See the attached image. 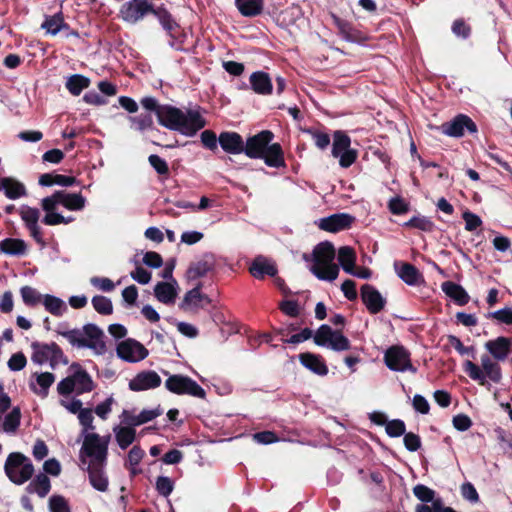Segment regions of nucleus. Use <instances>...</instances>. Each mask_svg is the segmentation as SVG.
<instances>
[{"label":"nucleus","mask_w":512,"mask_h":512,"mask_svg":"<svg viewBox=\"0 0 512 512\" xmlns=\"http://www.w3.org/2000/svg\"><path fill=\"white\" fill-rule=\"evenodd\" d=\"M162 383L161 377L153 370H144L137 373L128 384L131 391L140 392L158 388Z\"/></svg>","instance_id":"obj_18"},{"label":"nucleus","mask_w":512,"mask_h":512,"mask_svg":"<svg viewBox=\"0 0 512 512\" xmlns=\"http://www.w3.org/2000/svg\"><path fill=\"white\" fill-rule=\"evenodd\" d=\"M163 413V410L158 406L154 409H144L138 414L139 425L148 423Z\"/></svg>","instance_id":"obj_62"},{"label":"nucleus","mask_w":512,"mask_h":512,"mask_svg":"<svg viewBox=\"0 0 512 512\" xmlns=\"http://www.w3.org/2000/svg\"><path fill=\"white\" fill-rule=\"evenodd\" d=\"M129 120L132 123V128L138 131L151 129L153 126V118L150 113L132 116L129 118Z\"/></svg>","instance_id":"obj_49"},{"label":"nucleus","mask_w":512,"mask_h":512,"mask_svg":"<svg viewBox=\"0 0 512 512\" xmlns=\"http://www.w3.org/2000/svg\"><path fill=\"white\" fill-rule=\"evenodd\" d=\"M154 295L157 300L163 304H173L178 295L177 281L172 280V282H158L154 287Z\"/></svg>","instance_id":"obj_30"},{"label":"nucleus","mask_w":512,"mask_h":512,"mask_svg":"<svg viewBox=\"0 0 512 512\" xmlns=\"http://www.w3.org/2000/svg\"><path fill=\"white\" fill-rule=\"evenodd\" d=\"M218 141L221 148L229 154H240L244 151V141L236 132H222Z\"/></svg>","instance_id":"obj_29"},{"label":"nucleus","mask_w":512,"mask_h":512,"mask_svg":"<svg viewBox=\"0 0 512 512\" xmlns=\"http://www.w3.org/2000/svg\"><path fill=\"white\" fill-rule=\"evenodd\" d=\"M259 159H263L265 164L270 167H280L284 164L282 149L277 143L268 145Z\"/></svg>","instance_id":"obj_37"},{"label":"nucleus","mask_w":512,"mask_h":512,"mask_svg":"<svg viewBox=\"0 0 512 512\" xmlns=\"http://www.w3.org/2000/svg\"><path fill=\"white\" fill-rule=\"evenodd\" d=\"M26 243L17 238H6L0 241V252L9 256H22L26 253Z\"/></svg>","instance_id":"obj_35"},{"label":"nucleus","mask_w":512,"mask_h":512,"mask_svg":"<svg viewBox=\"0 0 512 512\" xmlns=\"http://www.w3.org/2000/svg\"><path fill=\"white\" fill-rule=\"evenodd\" d=\"M144 451L139 446H133L127 456L126 465L132 475H136L140 472L138 465L144 457Z\"/></svg>","instance_id":"obj_46"},{"label":"nucleus","mask_w":512,"mask_h":512,"mask_svg":"<svg viewBox=\"0 0 512 512\" xmlns=\"http://www.w3.org/2000/svg\"><path fill=\"white\" fill-rule=\"evenodd\" d=\"M41 27L46 30L48 34L56 35L62 29L67 28L61 13L46 17Z\"/></svg>","instance_id":"obj_44"},{"label":"nucleus","mask_w":512,"mask_h":512,"mask_svg":"<svg viewBox=\"0 0 512 512\" xmlns=\"http://www.w3.org/2000/svg\"><path fill=\"white\" fill-rule=\"evenodd\" d=\"M86 199L79 193H67L57 191L51 196L42 199V209L46 212L43 222L53 226L68 224L74 220L73 217H64L56 212L58 205H62L70 211H80L85 207Z\"/></svg>","instance_id":"obj_2"},{"label":"nucleus","mask_w":512,"mask_h":512,"mask_svg":"<svg viewBox=\"0 0 512 512\" xmlns=\"http://www.w3.org/2000/svg\"><path fill=\"white\" fill-rule=\"evenodd\" d=\"M78 420L82 426L81 436L86 434L95 433V426L93 425L94 416L93 411L90 408H83L78 414Z\"/></svg>","instance_id":"obj_45"},{"label":"nucleus","mask_w":512,"mask_h":512,"mask_svg":"<svg viewBox=\"0 0 512 512\" xmlns=\"http://www.w3.org/2000/svg\"><path fill=\"white\" fill-rule=\"evenodd\" d=\"M301 364L313 373L325 376L328 373V367L321 356L312 353H302L299 355Z\"/></svg>","instance_id":"obj_31"},{"label":"nucleus","mask_w":512,"mask_h":512,"mask_svg":"<svg viewBox=\"0 0 512 512\" xmlns=\"http://www.w3.org/2000/svg\"><path fill=\"white\" fill-rule=\"evenodd\" d=\"M338 261L346 273H354L356 253L349 246H342L338 250Z\"/></svg>","instance_id":"obj_41"},{"label":"nucleus","mask_w":512,"mask_h":512,"mask_svg":"<svg viewBox=\"0 0 512 512\" xmlns=\"http://www.w3.org/2000/svg\"><path fill=\"white\" fill-rule=\"evenodd\" d=\"M442 291L451 299H453L458 305H465L469 301V295L465 289L451 281H446L441 285Z\"/></svg>","instance_id":"obj_34"},{"label":"nucleus","mask_w":512,"mask_h":512,"mask_svg":"<svg viewBox=\"0 0 512 512\" xmlns=\"http://www.w3.org/2000/svg\"><path fill=\"white\" fill-rule=\"evenodd\" d=\"M153 11V4L147 0H129L123 3L119 9V18L129 25H135L142 21Z\"/></svg>","instance_id":"obj_12"},{"label":"nucleus","mask_w":512,"mask_h":512,"mask_svg":"<svg viewBox=\"0 0 512 512\" xmlns=\"http://www.w3.org/2000/svg\"><path fill=\"white\" fill-rule=\"evenodd\" d=\"M406 227H414L421 231L431 232L434 229V223L426 216H417L404 223Z\"/></svg>","instance_id":"obj_50"},{"label":"nucleus","mask_w":512,"mask_h":512,"mask_svg":"<svg viewBox=\"0 0 512 512\" xmlns=\"http://www.w3.org/2000/svg\"><path fill=\"white\" fill-rule=\"evenodd\" d=\"M83 443L79 452L82 466L91 464L107 465L108 446L110 435L101 436L98 433L82 436Z\"/></svg>","instance_id":"obj_4"},{"label":"nucleus","mask_w":512,"mask_h":512,"mask_svg":"<svg viewBox=\"0 0 512 512\" xmlns=\"http://www.w3.org/2000/svg\"><path fill=\"white\" fill-rule=\"evenodd\" d=\"M361 299L371 314L379 313L386 305V299L370 284L361 287Z\"/></svg>","instance_id":"obj_21"},{"label":"nucleus","mask_w":512,"mask_h":512,"mask_svg":"<svg viewBox=\"0 0 512 512\" xmlns=\"http://www.w3.org/2000/svg\"><path fill=\"white\" fill-rule=\"evenodd\" d=\"M314 342L318 346L341 352L350 349V341L341 332L333 330L328 325H321L314 335Z\"/></svg>","instance_id":"obj_10"},{"label":"nucleus","mask_w":512,"mask_h":512,"mask_svg":"<svg viewBox=\"0 0 512 512\" xmlns=\"http://www.w3.org/2000/svg\"><path fill=\"white\" fill-rule=\"evenodd\" d=\"M355 218L347 213L334 214L320 219L319 227L329 232H339L351 227Z\"/></svg>","instance_id":"obj_22"},{"label":"nucleus","mask_w":512,"mask_h":512,"mask_svg":"<svg viewBox=\"0 0 512 512\" xmlns=\"http://www.w3.org/2000/svg\"><path fill=\"white\" fill-rule=\"evenodd\" d=\"M484 347L495 360L504 361L512 352V340L508 337L499 336L487 341Z\"/></svg>","instance_id":"obj_23"},{"label":"nucleus","mask_w":512,"mask_h":512,"mask_svg":"<svg viewBox=\"0 0 512 512\" xmlns=\"http://www.w3.org/2000/svg\"><path fill=\"white\" fill-rule=\"evenodd\" d=\"M307 132L311 135L315 145L319 149L324 150L329 146L330 137L328 134L320 132V131H313V130H308Z\"/></svg>","instance_id":"obj_64"},{"label":"nucleus","mask_w":512,"mask_h":512,"mask_svg":"<svg viewBox=\"0 0 512 512\" xmlns=\"http://www.w3.org/2000/svg\"><path fill=\"white\" fill-rule=\"evenodd\" d=\"M488 317L497 320L500 323L512 324V307H505L503 309L491 312Z\"/></svg>","instance_id":"obj_60"},{"label":"nucleus","mask_w":512,"mask_h":512,"mask_svg":"<svg viewBox=\"0 0 512 512\" xmlns=\"http://www.w3.org/2000/svg\"><path fill=\"white\" fill-rule=\"evenodd\" d=\"M263 4V0H235L237 9L245 17L259 15L263 10Z\"/></svg>","instance_id":"obj_40"},{"label":"nucleus","mask_w":512,"mask_h":512,"mask_svg":"<svg viewBox=\"0 0 512 512\" xmlns=\"http://www.w3.org/2000/svg\"><path fill=\"white\" fill-rule=\"evenodd\" d=\"M49 509L51 512H70L68 502L60 495H53L49 499Z\"/></svg>","instance_id":"obj_57"},{"label":"nucleus","mask_w":512,"mask_h":512,"mask_svg":"<svg viewBox=\"0 0 512 512\" xmlns=\"http://www.w3.org/2000/svg\"><path fill=\"white\" fill-rule=\"evenodd\" d=\"M332 155L339 160L342 168L350 167L358 157L355 149L351 148V139L343 131H336L333 135Z\"/></svg>","instance_id":"obj_11"},{"label":"nucleus","mask_w":512,"mask_h":512,"mask_svg":"<svg viewBox=\"0 0 512 512\" xmlns=\"http://www.w3.org/2000/svg\"><path fill=\"white\" fill-rule=\"evenodd\" d=\"M249 272L254 278L263 279L265 276H275L277 267L272 260L264 256H258L250 265Z\"/></svg>","instance_id":"obj_28"},{"label":"nucleus","mask_w":512,"mask_h":512,"mask_svg":"<svg viewBox=\"0 0 512 512\" xmlns=\"http://www.w3.org/2000/svg\"><path fill=\"white\" fill-rule=\"evenodd\" d=\"M90 284L99 291L111 292L115 289L116 284L107 277H92Z\"/></svg>","instance_id":"obj_54"},{"label":"nucleus","mask_w":512,"mask_h":512,"mask_svg":"<svg viewBox=\"0 0 512 512\" xmlns=\"http://www.w3.org/2000/svg\"><path fill=\"white\" fill-rule=\"evenodd\" d=\"M20 216L26 227L29 229L31 236L37 241L40 242L42 240V233L40 227L38 225L40 212L36 208H31L29 206H22L20 208Z\"/></svg>","instance_id":"obj_27"},{"label":"nucleus","mask_w":512,"mask_h":512,"mask_svg":"<svg viewBox=\"0 0 512 512\" xmlns=\"http://www.w3.org/2000/svg\"><path fill=\"white\" fill-rule=\"evenodd\" d=\"M86 325L82 328L71 329V331L63 332V337L73 346L77 348H82L83 345V335L85 336Z\"/></svg>","instance_id":"obj_51"},{"label":"nucleus","mask_w":512,"mask_h":512,"mask_svg":"<svg viewBox=\"0 0 512 512\" xmlns=\"http://www.w3.org/2000/svg\"><path fill=\"white\" fill-rule=\"evenodd\" d=\"M465 130H468L470 133H475L477 127L472 119L464 114L457 115L451 121L441 126L442 133L450 137H462Z\"/></svg>","instance_id":"obj_16"},{"label":"nucleus","mask_w":512,"mask_h":512,"mask_svg":"<svg viewBox=\"0 0 512 512\" xmlns=\"http://www.w3.org/2000/svg\"><path fill=\"white\" fill-rule=\"evenodd\" d=\"M141 105L156 114L160 125L186 137H193L206 126V120L199 107L182 110L171 105H159L154 97H144L141 99Z\"/></svg>","instance_id":"obj_1"},{"label":"nucleus","mask_w":512,"mask_h":512,"mask_svg":"<svg viewBox=\"0 0 512 512\" xmlns=\"http://www.w3.org/2000/svg\"><path fill=\"white\" fill-rule=\"evenodd\" d=\"M4 471L12 483L22 485L32 478L35 470L30 458L20 452H12L5 461Z\"/></svg>","instance_id":"obj_6"},{"label":"nucleus","mask_w":512,"mask_h":512,"mask_svg":"<svg viewBox=\"0 0 512 512\" xmlns=\"http://www.w3.org/2000/svg\"><path fill=\"white\" fill-rule=\"evenodd\" d=\"M88 473L89 483L99 491L106 492L109 487V479L105 471L106 465L91 464L82 466Z\"/></svg>","instance_id":"obj_25"},{"label":"nucleus","mask_w":512,"mask_h":512,"mask_svg":"<svg viewBox=\"0 0 512 512\" xmlns=\"http://www.w3.org/2000/svg\"><path fill=\"white\" fill-rule=\"evenodd\" d=\"M388 207L390 212L395 215H401L408 211V204L400 197L391 198Z\"/></svg>","instance_id":"obj_61"},{"label":"nucleus","mask_w":512,"mask_h":512,"mask_svg":"<svg viewBox=\"0 0 512 512\" xmlns=\"http://www.w3.org/2000/svg\"><path fill=\"white\" fill-rule=\"evenodd\" d=\"M413 493L417 499L425 503L431 502L435 498V491L422 484L416 485L413 488Z\"/></svg>","instance_id":"obj_56"},{"label":"nucleus","mask_w":512,"mask_h":512,"mask_svg":"<svg viewBox=\"0 0 512 512\" xmlns=\"http://www.w3.org/2000/svg\"><path fill=\"white\" fill-rule=\"evenodd\" d=\"M384 363L394 372H411L415 374L417 368L412 364L410 352L400 345L389 347L384 353Z\"/></svg>","instance_id":"obj_9"},{"label":"nucleus","mask_w":512,"mask_h":512,"mask_svg":"<svg viewBox=\"0 0 512 512\" xmlns=\"http://www.w3.org/2000/svg\"><path fill=\"white\" fill-rule=\"evenodd\" d=\"M20 294L23 302L28 306H35L43 302V296L35 288L30 286H23L20 289Z\"/></svg>","instance_id":"obj_47"},{"label":"nucleus","mask_w":512,"mask_h":512,"mask_svg":"<svg viewBox=\"0 0 512 512\" xmlns=\"http://www.w3.org/2000/svg\"><path fill=\"white\" fill-rule=\"evenodd\" d=\"M104 332L95 324H86L82 348H88L94 355L101 356L107 351Z\"/></svg>","instance_id":"obj_15"},{"label":"nucleus","mask_w":512,"mask_h":512,"mask_svg":"<svg viewBox=\"0 0 512 512\" xmlns=\"http://www.w3.org/2000/svg\"><path fill=\"white\" fill-rule=\"evenodd\" d=\"M210 298L201 292V285L198 284L191 290L187 291L180 304V308L188 312H197L210 304Z\"/></svg>","instance_id":"obj_20"},{"label":"nucleus","mask_w":512,"mask_h":512,"mask_svg":"<svg viewBox=\"0 0 512 512\" xmlns=\"http://www.w3.org/2000/svg\"><path fill=\"white\" fill-rule=\"evenodd\" d=\"M116 354L121 360L125 362L138 363L149 355V351L139 341L132 338H127L117 344Z\"/></svg>","instance_id":"obj_14"},{"label":"nucleus","mask_w":512,"mask_h":512,"mask_svg":"<svg viewBox=\"0 0 512 512\" xmlns=\"http://www.w3.org/2000/svg\"><path fill=\"white\" fill-rule=\"evenodd\" d=\"M54 381L55 376L50 372H35L30 376L29 387L33 393L41 398H45Z\"/></svg>","instance_id":"obj_26"},{"label":"nucleus","mask_w":512,"mask_h":512,"mask_svg":"<svg viewBox=\"0 0 512 512\" xmlns=\"http://www.w3.org/2000/svg\"><path fill=\"white\" fill-rule=\"evenodd\" d=\"M214 257L205 254L201 259L192 262L186 271V279L189 282L197 281L207 275L214 268Z\"/></svg>","instance_id":"obj_24"},{"label":"nucleus","mask_w":512,"mask_h":512,"mask_svg":"<svg viewBox=\"0 0 512 512\" xmlns=\"http://www.w3.org/2000/svg\"><path fill=\"white\" fill-rule=\"evenodd\" d=\"M405 429L404 422L399 419L388 421L385 426L386 433L390 437H399L405 434Z\"/></svg>","instance_id":"obj_58"},{"label":"nucleus","mask_w":512,"mask_h":512,"mask_svg":"<svg viewBox=\"0 0 512 512\" xmlns=\"http://www.w3.org/2000/svg\"><path fill=\"white\" fill-rule=\"evenodd\" d=\"M151 14L158 18L164 29H173L175 23L172 19V16L163 6H159L157 8L153 6V11H151Z\"/></svg>","instance_id":"obj_52"},{"label":"nucleus","mask_w":512,"mask_h":512,"mask_svg":"<svg viewBox=\"0 0 512 512\" xmlns=\"http://www.w3.org/2000/svg\"><path fill=\"white\" fill-rule=\"evenodd\" d=\"M115 439L121 449L128 448L135 440L136 431L131 427L117 425L113 428Z\"/></svg>","instance_id":"obj_39"},{"label":"nucleus","mask_w":512,"mask_h":512,"mask_svg":"<svg viewBox=\"0 0 512 512\" xmlns=\"http://www.w3.org/2000/svg\"><path fill=\"white\" fill-rule=\"evenodd\" d=\"M397 275L407 285L415 286L422 280V275L418 269L409 263H403L400 266L395 265Z\"/></svg>","instance_id":"obj_33"},{"label":"nucleus","mask_w":512,"mask_h":512,"mask_svg":"<svg viewBox=\"0 0 512 512\" xmlns=\"http://www.w3.org/2000/svg\"><path fill=\"white\" fill-rule=\"evenodd\" d=\"M93 308L102 315H110L113 312L112 301L102 295H96L91 300Z\"/></svg>","instance_id":"obj_48"},{"label":"nucleus","mask_w":512,"mask_h":512,"mask_svg":"<svg viewBox=\"0 0 512 512\" xmlns=\"http://www.w3.org/2000/svg\"><path fill=\"white\" fill-rule=\"evenodd\" d=\"M463 369L472 380L479 382L480 385H486L487 379L494 383H499L502 379L501 367L488 355L481 357V367L467 360L463 364Z\"/></svg>","instance_id":"obj_7"},{"label":"nucleus","mask_w":512,"mask_h":512,"mask_svg":"<svg viewBox=\"0 0 512 512\" xmlns=\"http://www.w3.org/2000/svg\"><path fill=\"white\" fill-rule=\"evenodd\" d=\"M59 404L72 414H78L82 409V401L75 397L62 396Z\"/></svg>","instance_id":"obj_53"},{"label":"nucleus","mask_w":512,"mask_h":512,"mask_svg":"<svg viewBox=\"0 0 512 512\" xmlns=\"http://www.w3.org/2000/svg\"><path fill=\"white\" fill-rule=\"evenodd\" d=\"M131 278L139 284L146 285L151 281V272L143 267L137 266L135 270L130 273Z\"/></svg>","instance_id":"obj_63"},{"label":"nucleus","mask_w":512,"mask_h":512,"mask_svg":"<svg viewBox=\"0 0 512 512\" xmlns=\"http://www.w3.org/2000/svg\"><path fill=\"white\" fill-rule=\"evenodd\" d=\"M115 402V399L114 397L111 395L109 396L108 398L105 399V401L99 403L96 407H95V413L96 415L103 419V420H106L108 418V415L110 414V412L112 411V405L114 404Z\"/></svg>","instance_id":"obj_59"},{"label":"nucleus","mask_w":512,"mask_h":512,"mask_svg":"<svg viewBox=\"0 0 512 512\" xmlns=\"http://www.w3.org/2000/svg\"><path fill=\"white\" fill-rule=\"evenodd\" d=\"M250 84L255 93L269 95L272 92V83L267 73L254 72L250 76Z\"/></svg>","instance_id":"obj_32"},{"label":"nucleus","mask_w":512,"mask_h":512,"mask_svg":"<svg viewBox=\"0 0 512 512\" xmlns=\"http://www.w3.org/2000/svg\"><path fill=\"white\" fill-rule=\"evenodd\" d=\"M32 356L31 360L39 365L50 363L52 367L64 361V354L56 343H39L31 344Z\"/></svg>","instance_id":"obj_13"},{"label":"nucleus","mask_w":512,"mask_h":512,"mask_svg":"<svg viewBox=\"0 0 512 512\" xmlns=\"http://www.w3.org/2000/svg\"><path fill=\"white\" fill-rule=\"evenodd\" d=\"M42 304L46 311L57 317L63 316L68 310L66 303L61 298L50 294L43 296Z\"/></svg>","instance_id":"obj_38"},{"label":"nucleus","mask_w":512,"mask_h":512,"mask_svg":"<svg viewBox=\"0 0 512 512\" xmlns=\"http://www.w3.org/2000/svg\"><path fill=\"white\" fill-rule=\"evenodd\" d=\"M309 263L310 272L319 280L333 282L339 275V267L335 263V249L330 242H321L315 246L310 257L304 255Z\"/></svg>","instance_id":"obj_3"},{"label":"nucleus","mask_w":512,"mask_h":512,"mask_svg":"<svg viewBox=\"0 0 512 512\" xmlns=\"http://www.w3.org/2000/svg\"><path fill=\"white\" fill-rule=\"evenodd\" d=\"M1 190L10 199H18L26 192L24 185L12 178H2Z\"/></svg>","instance_id":"obj_42"},{"label":"nucleus","mask_w":512,"mask_h":512,"mask_svg":"<svg viewBox=\"0 0 512 512\" xmlns=\"http://www.w3.org/2000/svg\"><path fill=\"white\" fill-rule=\"evenodd\" d=\"M273 139V133L264 130L260 133L250 137L247 139L246 144H244V153L252 159H259L263 153L265 152V149L269 145V143Z\"/></svg>","instance_id":"obj_17"},{"label":"nucleus","mask_w":512,"mask_h":512,"mask_svg":"<svg viewBox=\"0 0 512 512\" xmlns=\"http://www.w3.org/2000/svg\"><path fill=\"white\" fill-rule=\"evenodd\" d=\"M21 411L15 406L11 407V399L6 407L0 408V430L6 434H15L20 426Z\"/></svg>","instance_id":"obj_19"},{"label":"nucleus","mask_w":512,"mask_h":512,"mask_svg":"<svg viewBox=\"0 0 512 512\" xmlns=\"http://www.w3.org/2000/svg\"><path fill=\"white\" fill-rule=\"evenodd\" d=\"M168 378L165 381V388L177 395H189L204 399L206 396L205 390L193 379L182 374L169 375L168 372H164Z\"/></svg>","instance_id":"obj_8"},{"label":"nucleus","mask_w":512,"mask_h":512,"mask_svg":"<svg viewBox=\"0 0 512 512\" xmlns=\"http://www.w3.org/2000/svg\"><path fill=\"white\" fill-rule=\"evenodd\" d=\"M95 384L90 374L78 363L69 367V374L57 384L60 396H70L72 393L82 395L94 390Z\"/></svg>","instance_id":"obj_5"},{"label":"nucleus","mask_w":512,"mask_h":512,"mask_svg":"<svg viewBox=\"0 0 512 512\" xmlns=\"http://www.w3.org/2000/svg\"><path fill=\"white\" fill-rule=\"evenodd\" d=\"M174 489V482L167 476H159L156 480V490L164 497H168Z\"/></svg>","instance_id":"obj_55"},{"label":"nucleus","mask_w":512,"mask_h":512,"mask_svg":"<svg viewBox=\"0 0 512 512\" xmlns=\"http://www.w3.org/2000/svg\"><path fill=\"white\" fill-rule=\"evenodd\" d=\"M89 85V78L80 74H74L70 76L66 81V88L74 96L80 95L81 92L88 88Z\"/></svg>","instance_id":"obj_43"},{"label":"nucleus","mask_w":512,"mask_h":512,"mask_svg":"<svg viewBox=\"0 0 512 512\" xmlns=\"http://www.w3.org/2000/svg\"><path fill=\"white\" fill-rule=\"evenodd\" d=\"M51 483L46 474H38L26 487V491L30 494H37L40 498H44L50 492Z\"/></svg>","instance_id":"obj_36"}]
</instances>
